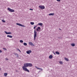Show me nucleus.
Returning a JSON list of instances; mask_svg holds the SVG:
<instances>
[{"mask_svg":"<svg viewBox=\"0 0 77 77\" xmlns=\"http://www.w3.org/2000/svg\"><path fill=\"white\" fill-rule=\"evenodd\" d=\"M24 66H23L22 67V69L23 71H26L28 72H29L30 71L29 69H27V67H32L33 66L32 64L31 63H25L23 64Z\"/></svg>","mask_w":77,"mask_h":77,"instance_id":"obj_1","label":"nucleus"},{"mask_svg":"<svg viewBox=\"0 0 77 77\" xmlns=\"http://www.w3.org/2000/svg\"><path fill=\"white\" fill-rule=\"evenodd\" d=\"M36 27V26H34V29H35L34 34V41H35V39H36V38L37 37V32L35 30V29Z\"/></svg>","mask_w":77,"mask_h":77,"instance_id":"obj_2","label":"nucleus"},{"mask_svg":"<svg viewBox=\"0 0 77 77\" xmlns=\"http://www.w3.org/2000/svg\"><path fill=\"white\" fill-rule=\"evenodd\" d=\"M8 10L10 11V12H15V11L14 10L11 9L10 8H8Z\"/></svg>","mask_w":77,"mask_h":77,"instance_id":"obj_3","label":"nucleus"},{"mask_svg":"<svg viewBox=\"0 0 77 77\" xmlns=\"http://www.w3.org/2000/svg\"><path fill=\"white\" fill-rule=\"evenodd\" d=\"M17 25H18V26H21V27H26V26L24 25H23L20 23H16Z\"/></svg>","mask_w":77,"mask_h":77,"instance_id":"obj_4","label":"nucleus"},{"mask_svg":"<svg viewBox=\"0 0 77 77\" xmlns=\"http://www.w3.org/2000/svg\"><path fill=\"white\" fill-rule=\"evenodd\" d=\"M26 53L27 54H30V53H32V51L30 50L27 51H26Z\"/></svg>","mask_w":77,"mask_h":77,"instance_id":"obj_5","label":"nucleus"},{"mask_svg":"<svg viewBox=\"0 0 77 77\" xmlns=\"http://www.w3.org/2000/svg\"><path fill=\"white\" fill-rule=\"evenodd\" d=\"M39 8L41 9H45V7L41 6H39Z\"/></svg>","mask_w":77,"mask_h":77,"instance_id":"obj_6","label":"nucleus"},{"mask_svg":"<svg viewBox=\"0 0 77 77\" xmlns=\"http://www.w3.org/2000/svg\"><path fill=\"white\" fill-rule=\"evenodd\" d=\"M41 30V28L39 27H38L36 29V31L37 32H39Z\"/></svg>","mask_w":77,"mask_h":77,"instance_id":"obj_7","label":"nucleus"},{"mask_svg":"<svg viewBox=\"0 0 77 77\" xmlns=\"http://www.w3.org/2000/svg\"><path fill=\"white\" fill-rule=\"evenodd\" d=\"M5 33H6V35H10V34H12V33L11 32H7L6 31H5Z\"/></svg>","mask_w":77,"mask_h":77,"instance_id":"obj_8","label":"nucleus"},{"mask_svg":"<svg viewBox=\"0 0 77 77\" xmlns=\"http://www.w3.org/2000/svg\"><path fill=\"white\" fill-rule=\"evenodd\" d=\"M29 45H31L32 46H33V43H32V42H29Z\"/></svg>","mask_w":77,"mask_h":77,"instance_id":"obj_9","label":"nucleus"},{"mask_svg":"<svg viewBox=\"0 0 77 77\" xmlns=\"http://www.w3.org/2000/svg\"><path fill=\"white\" fill-rule=\"evenodd\" d=\"M14 55L16 56V58H18V57H19V56H18V54L17 53L14 54Z\"/></svg>","mask_w":77,"mask_h":77,"instance_id":"obj_10","label":"nucleus"},{"mask_svg":"<svg viewBox=\"0 0 77 77\" xmlns=\"http://www.w3.org/2000/svg\"><path fill=\"white\" fill-rule=\"evenodd\" d=\"M49 59H52L53 58V55H50L49 57Z\"/></svg>","mask_w":77,"mask_h":77,"instance_id":"obj_11","label":"nucleus"},{"mask_svg":"<svg viewBox=\"0 0 77 77\" xmlns=\"http://www.w3.org/2000/svg\"><path fill=\"white\" fill-rule=\"evenodd\" d=\"M7 36V37H8V38H12V35H8Z\"/></svg>","mask_w":77,"mask_h":77,"instance_id":"obj_12","label":"nucleus"},{"mask_svg":"<svg viewBox=\"0 0 77 77\" xmlns=\"http://www.w3.org/2000/svg\"><path fill=\"white\" fill-rule=\"evenodd\" d=\"M71 45L72 46V47H74V46H75V44L74 43L71 44Z\"/></svg>","mask_w":77,"mask_h":77,"instance_id":"obj_13","label":"nucleus"},{"mask_svg":"<svg viewBox=\"0 0 77 77\" xmlns=\"http://www.w3.org/2000/svg\"><path fill=\"white\" fill-rule=\"evenodd\" d=\"M8 75V73H4V76H5V77H6V76H7Z\"/></svg>","mask_w":77,"mask_h":77,"instance_id":"obj_14","label":"nucleus"},{"mask_svg":"<svg viewBox=\"0 0 77 77\" xmlns=\"http://www.w3.org/2000/svg\"><path fill=\"white\" fill-rule=\"evenodd\" d=\"M42 24H43V23H38V25H39V26H42Z\"/></svg>","mask_w":77,"mask_h":77,"instance_id":"obj_15","label":"nucleus"},{"mask_svg":"<svg viewBox=\"0 0 77 77\" xmlns=\"http://www.w3.org/2000/svg\"><path fill=\"white\" fill-rule=\"evenodd\" d=\"M64 59L65 60H66V61H69V60L67 58H65Z\"/></svg>","mask_w":77,"mask_h":77,"instance_id":"obj_16","label":"nucleus"},{"mask_svg":"<svg viewBox=\"0 0 77 77\" xmlns=\"http://www.w3.org/2000/svg\"><path fill=\"white\" fill-rule=\"evenodd\" d=\"M54 15V13H50L49 14V15Z\"/></svg>","mask_w":77,"mask_h":77,"instance_id":"obj_17","label":"nucleus"},{"mask_svg":"<svg viewBox=\"0 0 77 77\" xmlns=\"http://www.w3.org/2000/svg\"><path fill=\"white\" fill-rule=\"evenodd\" d=\"M55 53H56V54H60V53L58 51H56L55 52Z\"/></svg>","mask_w":77,"mask_h":77,"instance_id":"obj_18","label":"nucleus"},{"mask_svg":"<svg viewBox=\"0 0 77 77\" xmlns=\"http://www.w3.org/2000/svg\"><path fill=\"white\" fill-rule=\"evenodd\" d=\"M30 24H31V25H33L34 24H35V23H34V22H30Z\"/></svg>","mask_w":77,"mask_h":77,"instance_id":"obj_19","label":"nucleus"},{"mask_svg":"<svg viewBox=\"0 0 77 77\" xmlns=\"http://www.w3.org/2000/svg\"><path fill=\"white\" fill-rule=\"evenodd\" d=\"M23 45H25V46H26L27 45V43H23Z\"/></svg>","mask_w":77,"mask_h":77,"instance_id":"obj_20","label":"nucleus"},{"mask_svg":"<svg viewBox=\"0 0 77 77\" xmlns=\"http://www.w3.org/2000/svg\"><path fill=\"white\" fill-rule=\"evenodd\" d=\"M59 63L60 64H63V62L62 61H60Z\"/></svg>","mask_w":77,"mask_h":77,"instance_id":"obj_21","label":"nucleus"},{"mask_svg":"<svg viewBox=\"0 0 77 77\" xmlns=\"http://www.w3.org/2000/svg\"><path fill=\"white\" fill-rule=\"evenodd\" d=\"M3 50H5V51H6V50H7V49L6 48H3Z\"/></svg>","mask_w":77,"mask_h":77,"instance_id":"obj_22","label":"nucleus"},{"mask_svg":"<svg viewBox=\"0 0 77 77\" xmlns=\"http://www.w3.org/2000/svg\"><path fill=\"white\" fill-rule=\"evenodd\" d=\"M20 42H21V43H22V42H23V41L22 40H20Z\"/></svg>","mask_w":77,"mask_h":77,"instance_id":"obj_23","label":"nucleus"},{"mask_svg":"<svg viewBox=\"0 0 77 77\" xmlns=\"http://www.w3.org/2000/svg\"><path fill=\"white\" fill-rule=\"evenodd\" d=\"M39 69V70H41V71H42L43 70L41 68H39V69Z\"/></svg>","mask_w":77,"mask_h":77,"instance_id":"obj_24","label":"nucleus"},{"mask_svg":"<svg viewBox=\"0 0 77 77\" xmlns=\"http://www.w3.org/2000/svg\"><path fill=\"white\" fill-rule=\"evenodd\" d=\"M2 22H3V23H5V21L3 20H2Z\"/></svg>","mask_w":77,"mask_h":77,"instance_id":"obj_25","label":"nucleus"},{"mask_svg":"<svg viewBox=\"0 0 77 77\" xmlns=\"http://www.w3.org/2000/svg\"><path fill=\"white\" fill-rule=\"evenodd\" d=\"M35 67L37 69H39V68H38V67H37V66H35Z\"/></svg>","mask_w":77,"mask_h":77,"instance_id":"obj_26","label":"nucleus"},{"mask_svg":"<svg viewBox=\"0 0 77 77\" xmlns=\"http://www.w3.org/2000/svg\"><path fill=\"white\" fill-rule=\"evenodd\" d=\"M57 2H60V0H57Z\"/></svg>","mask_w":77,"mask_h":77,"instance_id":"obj_27","label":"nucleus"},{"mask_svg":"<svg viewBox=\"0 0 77 77\" xmlns=\"http://www.w3.org/2000/svg\"><path fill=\"white\" fill-rule=\"evenodd\" d=\"M29 10H30L31 11H33V9H31V8H30V9H29Z\"/></svg>","mask_w":77,"mask_h":77,"instance_id":"obj_28","label":"nucleus"},{"mask_svg":"<svg viewBox=\"0 0 77 77\" xmlns=\"http://www.w3.org/2000/svg\"><path fill=\"white\" fill-rule=\"evenodd\" d=\"M5 60H8L9 59H8L7 58H6Z\"/></svg>","mask_w":77,"mask_h":77,"instance_id":"obj_29","label":"nucleus"},{"mask_svg":"<svg viewBox=\"0 0 77 77\" xmlns=\"http://www.w3.org/2000/svg\"><path fill=\"white\" fill-rule=\"evenodd\" d=\"M0 53H2V51L1 50H0Z\"/></svg>","mask_w":77,"mask_h":77,"instance_id":"obj_30","label":"nucleus"},{"mask_svg":"<svg viewBox=\"0 0 77 77\" xmlns=\"http://www.w3.org/2000/svg\"><path fill=\"white\" fill-rule=\"evenodd\" d=\"M18 51H20V52H21V51H20V49H18Z\"/></svg>","mask_w":77,"mask_h":77,"instance_id":"obj_31","label":"nucleus"},{"mask_svg":"<svg viewBox=\"0 0 77 77\" xmlns=\"http://www.w3.org/2000/svg\"><path fill=\"white\" fill-rule=\"evenodd\" d=\"M54 54H55V55L56 54V53H54Z\"/></svg>","mask_w":77,"mask_h":77,"instance_id":"obj_32","label":"nucleus"},{"mask_svg":"<svg viewBox=\"0 0 77 77\" xmlns=\"http://www.w3.org/2000/svg\"><path fill=\"white\" fill-rule=\"evenodd\" d=\"M59 30H61V29L59 28Z\"/></svg>","mask_w":77,"mask_h":77,"instance_id":"obj_33","label":"nucleus"},{"mask_svg":"<svg viewBox=\"0 0 77 77\" xmlns=\"http://www.w3.org/2000/svg\"><path fill=\"white\" fill-rule=\"evenodd\" d=\"M1 70V68H0V70Z\"/></svg>","mask_w":77,"mask_h":77,"instance_id":"obj_34","label":"nucleus"}]
</instances>
